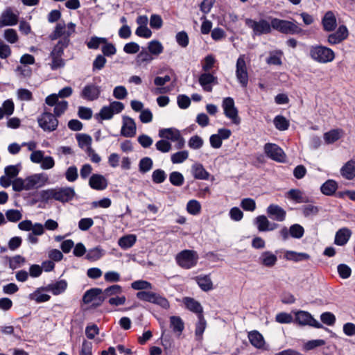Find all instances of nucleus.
I'll return each instance as SVG.
<instances>
[{
    "mask_svg": "<svg viewBox=\"0 0 355 355\" xmlns=\"http://www.w3.org/2000/svg\"><path fill=\"white\" fill-rule=\"evenodd\" d=\"M320 320L324 324L329 326H332L336 322V317L331 312H324L322 313L320 315Z\"/></svg>",
    "mask_w": 355,
    "mask_h": 355,
    "instance_id": "nucleus-60",
    "label": "nucleus"
},
{
    "mask_svg": "<svg viewBox=\"0 0 355 355\" xmlns=\"http://www.w3.org/2000/svg\"><path fill=\"white\" fill-rule=\"evenodd\" d=\"M131 287L134 290L144 291L143 290H151L152 284L146 280H137L131 284Z\"/></svg>",
    "mask_w": 355,
    "mask_h": 355,
    "instance_id": "nucleus-42",
    "label": "nucleus"
},
{
    "mask_svg": "<svg viewBox=\"0 0 355 355\" xmlns=\"http://www.w3.org/2000/svg\"><path fill=\"white\" fill-rule=\"evenodd\" d=\"M101 87L94 84H88L83 89L80 96L87 101H94L98 98L101 94Z\"/></svg>",
    "mask_w": 355,
    "mask_h": 355,
    "instance_id": "nucleus-14",
    "label": "nucleus"
},
{
    "mask_svg": "<svg viewBox=\"0 0 355 355\" xmlns=\"http://www.w3.org/2000/svg\"><path fill=\"white\" fill-rule=\"evenodd\" d=\"M199 287L203 291H209L213 289V283L209 275H199L195 277Z\"/></svg>",
    "mask_w": 355,
    "mask_h": 355,
    "instance_id": "nucleus-27",
    "label": "nucleus"
},
{
    "mask_svg": "<svg viewBox=\"0 0 355 355\" xmlns=\"http://www.w3.org/2000/svg\"><path fill=\"white\" fill-rule=\"evenodd\" d=\"M241 207L248 211H253L256 209V202L250 198H243L241 202Z\"/></svg>",
    "mask_w": 355,
    "mask_h": 355,
    "instance_id": "nucleus-52",
    "label": "nucleus"
},
{
    "mask_svg": "<svg viewBox=\"0 0 355 355\" xmlns=\"http://www.w3.org/2000/svg\"><path fill=\"white\" fill-rule=\"evenodd\" d=\"M322 24L325 31L331 32L336 29L337 26L336 19L332 11H328L325 13L322 19Z\"/></svg>",
    "mask_w": 355,
    "mask_h": 355,
    "instance_id": "nucleus-21",
    "label": "nucleus"
},
{
    "mask_svg": "<svg viewBox=\"0 0 355 355\" xmlns=\"http://www.w3.org/2000/svg\"><path fill=\"white\" fill-rule=\"evenodd\" d=\"M200 85L205 92H211L212 91V84H217V78L210 73H202L198 79Z\"/></svg>",
    "mask_w": 355,
    "mask_h": 355,
    "instance_id": "nucleus-17",
    "label": "nucleus"
},
{
    "mask_svg": "<svg viewBox=\"0 0 355 355\" xmlns=\"http://www.w3.org/2000/svg\"><path fill=\"white\" fill-rule=\"evenodd\" d=\"M288 197L298 203L307 202L308 199L298 189H291L288 193Z\"/></svg>",
    "mask_w": 355,
    "mask_h": 355,
    "instance_id": "nucleus-41",
    "label": "nucleus"
},
{
    "mask_svg": "<svg viewBox=\"0 0 355 355\" xmlns=\"http://www.w3.org/2000/svg\"><path fill=\"white\" fill-rule=\"evenodd\" d=\"M18 17L10 9L5 10L0 18V23L2 26H13L17 24Z\"/></svg>",
    "mask_w": 355,
    "mask_h": 355,
    "instance_id": "nucleus-23",
    "label": "nucleus"
},
{
    "mask_svg": "<svg viewBox=\"0 0 355 355\" xmlns=\"http://www.w3.org/2000/svg\"><path fill=\"white\" fill-rule=\"evenodd\" d=\"M254 224L257 225L259 231L266 232L268 230V226L270 225V222L268 220L266 216L261 215L255 218Z\"/></svg>",
    "mask_w": 355,
    "mask_h": 355,
    "instance_id": "nucleus-36",
    "label": "nucleus"
},
{
    "mask_svg": "<svg viewBox=\"0 0 355 355\" xmlns=\"http://www.w3.org/2000/svg\"><path fill=\"white\" fill-rule=\"evenodd\" d=\"M264 153L268 157L276 162H284L285 161V153L283 150L275 144H266L264 145Z\"/></svg>",
    "mask_w": 355,
    "mask_h": 355,
    "instance_id": "nucleus-9",
    "label": "nucleus"
},
{
    "mask_svg": "<svg viewBox=\"0 0 355 355\" xmlns=\"http://www.w3.org/2000/svg\"><path fill=\"white\" fill-rule=\"evenodd\" d=\"M268 216L277 221L282 222L286 218V211L277 205L271 204L267 208Z\"/></svg>",
    "mask_w": 355,
    "mask_h": 355,
    "instance_id": "nucleus-16",
    "label": "nucleus"
},
{
    "mask_svg": "<svg viewBox=\"0 0 355 355\" xmlns=\"http://www.w3.org/2000/svg\"><path fill=\"white\" fill-rule=\"evenodd\" d=\"M89 184L94 189L103 190L107 187V181L102 175L93 174L89 178Z\"/></svg>",
    "mask_w": 355,
    "mask_h": 355,
    "instance_id": "nucleus-20",
    "label": "nucleus"
},
{
    "mask_svg": "<svg viewBox=\"0 0 355 355\" xmlns=\"http://www.w3.org/2000/svg\"><path fill=\"white\" fill-rule=\"evenodd\" d=\"M191 173L195 179L208 180L209 173L205 170L202 164L196 163L191 166Z\"/></svg>",
    "mask_w": 355,
    "mask_h": 355,
    "instance_id": "nucleus-24",
    "label": "nucleus"
},
{
    "mask_svg": "<svg viewBox=\"0 0 355 355\" xmlns=\"http://www.w3.org/2000/svg\"><path fill=\"white\" fill-rule=\"evenodd\" d=\"M7 219L10 222H17L22 218L21 213L17 209H9L6 212Z\"/></svg>",
    "mask_w": 355,
    "mask_h": 355,
    "instance_id": "nucleus-55",
    "label": "nucleus"
},
{
    "mask_svg": "<svg viewBox=\"0 0 355 355\" xmlns=\"http://www.w3.org/2000/svg\"><path fill=\"white\" fill-rule=\"evenodd\" d=\"M75 196V191L71 187H61L55 189V200L61 202H67L71 200Z\"/></svg>",
    "mask_w": 355,
    "mask_h": 355,
    "instance_id": "nucleus-15",
    "label": "nucleus"
},
{
    "mask_svg": "<svg viewBox=\"0 0 355 355\" xmlns=\"http://www.w3.org/2000/svg\"><path fill=\"white\" fill-rule=\"evenodd\" d=\"M341 137V131L339 130H332L324 135V139L328 144H333L338 140Z\"/></svg>",
    "mask_w": 355,
    "mask_h": 355,
    "instance_id": "nucleus-37",
    "label": "nucleus"
},
{
    "mask_svg": "<svg viewBox=\"0 0 355 355\" xmlns=\"http://www.w3.org/2000/svg\"><path fill=\"white\" fill-rule=\"evenodd\" d=\"M271 26L272 29L286 35L300 34L303 30L295 22L278 18H271Z\"/></svg>",
    "mask_w": 355,
    "mask_h": 355,
    "instance_id": "nucleus-3",
    "label": "nucleus"
},
{
    "mask_svg": "<svg viewBox=\"0 0 355 355\" xmlns=\"http://www.w3.org/2000/svg\"><path fill=\"white\" fill-rule=\"evenodd\" d=\"M68 107V103L66 101H62L58 103L54 107L53 115L55 117L60 116L67 110Z\"/></svg>",
    "mask_w": 355,
    "mask_h": 355,
    "instance_id": "nucleus-59",
    "label": "nucleus"
},
{
    "mask_svg": "<svg viewBox=\"0 0 355 355\" xmlns=\"http://www.w3.org/2000/svg\"><path fill=\"white\" fill-rule=\"evenodd\" d=\"M340 174L346 180H353L355 178V160L347 162L340 168Z\"/></svg>",
    "mask_w": 355,
    "mask_h": 355,
    "instance_id": "nucleus-22",
    "label": "nucleus"
},
{
    "mask_svg": "<svg viewBox=\"0 0 355 355\" xmlns=\"http://www.w3.org/2000/svg\"><path fill=\"white\" fill-rule=\"evenodd\" d=\"M123 293V288L120 285L114 284L106 288L103 291L101 296L98 297L99 304H102L105 299L121 295Z\"/></svg>",
    "mask_w": 355,
    "mask_h": 355,
    "instance_id": "nucleus-18",
    "label": "nucleus"
},
{
    "mask_svg": "<svg viewBox=\"0 0 355 355\" xmlns=\"http://www.w3.org/2000/svg\"><path fill=\"white\" fill-rule=\"evenodd\" d=\"M78 176V169L75 166L69 167L65 172V178L69 182L76 181Z\"/></svg>",
    "mask_w": 355,
    "mask_h": 355,
    "instance_id": "nucleus-61",
    "label": "nucleus"
},
{
    "mask_svg": "<svg viewBox=\"0 0 355 355\" xmlns=\"http://www.w3.org/2000/svg\"><path fill=\"white\" fill-rule=\"evenodd\" d=\"M103 55L110 57L116 54V49L112 43H110L107 41L106 43H103V46L101 48Z\"/></svg>",
    "mask_w": 355,
    "mask_h": 355,
    "instance_id": "nucleus-50",
    "label": "nucleus"
},
{
    "mask_svg": "<svg viewBox=\"0 0 355 355\" xmlns=\"http://www.w3.org/2000/svg\"><path fill=\"white\" fill-rule=\"evenodd\" d=\"M169 181L173 185L180 187L184 184V178L181 173L173 171L169 175Z\"/></svg>",
    "mask_w": 355,
    "mask_h": 355,
    "instance_id": "nucleus-43",
    "label": "nucleus"
},
{
    "mask_svg": "<svg viewBox=\"0 0 355 355\" xmlns=\"http://www.w3.org/2000/svg\"><path fill=\"white\" fill-rule=\"evenodd\" d=\"M198 322L196 325L195 334L197 337L200 338L206 328V320H205L203 315H198Z\"/></svg>",
    "mask_w": 355,
    "mask_h": 355,
    "instance_id": "nucleus-48",
    "label": "nucleus"
},
{
    "mask_svg": "<svg viewBox=\"0 0 355 355\" xmlns=\"http://www.w3.org/2000/svg\"><path fill=\"white\" fill-rule=\"evenodd\" d=\"M153 57L150 52H148L146 50L143 49L140 51L136 58V61L138 64H141L144 62H150L153 60Z\"/></svg>",
    "mask_w": 355,
    "mask_h": 355,
    "instance_id": "nucleus-53",
    "label": "nucleus"
},
{
    "mask_svg": "<svg viewBox=\"0 0 355 355\" xmlns=\"http://www.w3.org/2000/svg\"><path fill=\"white\" fill-rule=\"evenodd\" d=\"M101 257L102 250L98 247L89 250L86 254V259L92 261L98 260Z\"/></svg>",
    "mask_w": 355,
    "mask_h": 355,
    "instance_id": "nucleus-57",
    "label": "nucleus"
},
{
    "mask_svg": "<svg viewBox=\"0 0 355 355\" xmlns=\"http://www.w3.org/2000/svg\"><path fill=\"white\" fill-rule=\"evenodd\" d=\"M272 17L269 19L271 20ZM245 25L251 28L254 35H267L271 33L272 27L271 21L269 22L265 19H260L259 21L252 19L250 18L245 19Z\"/></svg>",
    "mask_w": 355,
    "mask_h": 355,
    "instance_id": "nucleus-4",
    "label": "nucleus"
},
{
    "mask_svg": "<svg viewBox=\"0 0 355 355\" xmlns=\"http://www.w3.org/2000/svg\"><path fill=\"white\" fill-rule=\"evenodd\" d=\"M289 233L291 236L293 238L300 239L304 235V230L302 225L299 224H294L290 227Z\"/></svg>",
    "mask_w": 355,
    "mask_h": 355,
    "instance_id": "nucleus-46",
    "label": "nucleus"
},
{
    "mask_svg": "<svg viewBox=\"0 0 355 355\" xmlns=\"http://www.w3.org/2000/svg\"><path fill=\"white\" fill-rule=\"evenodd\" d=\"M39 126L45 132H53L58 125V120L53 114L44 112L37 118Z\"/></svg>",
    "mask_w": 355,
    "mask_h": 355,
    "instance_id": "nucleus-7",
    "label": "nucleus"
},
{
    "mask_svg": "<svg viewBox=\"0 0 355 355\" xmlns=\"http://www.w3.org/2000/svg\"><path fill=\"white\" fill-rule=\"evenodd\" d=\"M107 38L93 36L89 41L87 42V46L89 49H97L101 44L106 43Z\"/></svg>",
    "mask_w": 355,
    "mask_h": 355,
    "instance_id": "nucleus-45",
    "label": "nucleus"
},
{
    "mask_svg": "<svg viewBox=\"0 0 355 355\" xmlns=\"http://www.w3.org/2000/svg\"><path fill=\"white\" fill-rule=\"evenodd\" d=\"M273 122L275 128L279 130H286L288 128L289 121L283 116H277Z\"/></svg>",
    "mask_w": 355,
    "mask_h": 355,
    "instance_id": "nucleus-40",
    "label": "nucleus"
},
{
    "mask_svg": "<svg viewBox=\"0 0 355 355\" xmlns=\"http://www.w3.org/2000/svg\"><path fill=\"white\" fill-rule=\"evenodd\" d=\"M236 68V76L239 83L242 87H247L248 84V73L243 55H240L237 59Z\"/></svg>",
    "mask_w": 355,
    "mask_h": 355,
    "instance_id": "nucleus-8",
    "label": "nucleus"
},
{
    "mask_svg": "<svg viewBox=\"0 0 355 355\" xmlns=\"http://www.w3.org/2000/svg\"><path fill=\"white\" fill-rule=\"evenodd\" d=\"M107 62L106 58L103 55H98L93 62L92 69L93 71L101 70Z\"/></svg>",
    "mask_w": 355,
    "mask_h": 355,
    "instance_id": "nucleus-56",
    "label": "nucleus"
},
{
    "mask_svg": "<svg viewBox=\"0 0 355 355\" xmlns=\"http://www.w3.org/2000/svg\"><path fill=\"white\" fill-rule=\"evenodd\" d=\"M309 56L316 62L326 64L332 62L335 53L332 49L322 45H313L309 48Z\"/></svg>",
    "mask_w": 355,
    "mask_h": 355,
    "instance_id": "nucleus-2",
    "label": "nucleus"
},
{
    "mask_svg": "<svg viewBox=\"0 0 355 355\" xmlns=\"http://www.w3.org/2000/svg\"><path fill=\"white\" fill-rule=\"evenodd\" d=\"M163 21L159 15L153 14L150 18V26L152 28L159 29L162 26Z\"/></svg>",
    "mask_w": 355,
    "mask_h": 355,
    "instance_id": "nucleus-64",
    "label": "nucleus"
},
{
    "mask_svg": "<svg viewBox=\"0 0 355 355\" xmlns=\"http://www.w3.org/2000/svg\"><path fill=\"white\" fill-rule=\"evenodd\" d=\"M103 293V290L99 288H93L87 291L83 297V301L85 304H89L95 300H98V297Z\"/></svg>",
    "mask_w": 355,
    "mask_h": 355,
    "instance_id": "nucleus-32",
    "label": "nucleus"
},
{
    "mask_svg": "<svg viewBox=\"0 0 355 355\" xmlns=\"http://www.w3.org/2000/svg\"><path fill=\"white\" fill-rule=\"evenodd\" d=\"M258 262L263 266L272 268L277 262V257L270 251H265L260 254Z\"/></svg>",
    "mask_w": 355,
    "mask_h": 355,
    "instance_id": "nucleus-19",
    "label": "nucleus"
},
{
    "mask_svg": "<svg viewBox=\"0 0 355 355\" xmlns=\"http://www.w3.org/2000/svg\"><path fill=\"white\" fill-rule=\"evenodd\" d=\"M153 162L151 158L146 157L142 158L139 163V169L141 173L148 172L153 168Z\"/></svg>",
    "mask_w": 355,
    "mask_h": 355,
    "instance_id": "nucleus-39",
    "label": "nucleus"
},
{
    "mask_svg": "<svg viewBox=\"0 0 355 355\" xmlns=\"http://www.w3.org/2000/svg\"><path fill=\"white\" fill-rule=\"evenodd\" d=\"M76 139L78 142V145L81 148L85 146L91 147L92 137L86 134H78L76 135Z\"/></svg>",
    "mask_w": 355,
    "mask_h": 355,
    "instance_id": "nucleus-49",
    "label": "nucleus"
},
{
    "mask_svg": "<svg viewBox=\"0 0 355 355\" xmlns=\"http://www.w3.org/2000/svg\"><path fill=\"white\" fill-rule=\"evenodd\" d=\"M352 234V232L348 228H342L339 230L335 236L334 243L338 245H344L347 243Z\"/></svg>",
    "mask_w": 355,
    "mask_h": 355,
    "instance_id": "nucleus-25",
    "label": "nucleus"
},
{
    "mask_svg": "<svg viewBox=\"0 0 355 355\" xmlns=\"http://www.w3.org/2000/svg\"><path fill=\"white\" fill-rule=\"evenodd\" d=\"M137 297L142 301L148 302L168 309L170 307L168 300L159 294L151 291H139L136 294Z\"/></svg>",
    "mask_w": 355,
    "mask_h": 355,
    "instance_id": "nucleus-5",
    "label": "nucleus"
},
{
    "mask_svg": "<svg viewBox=\"0 0 355 355\" xmlns=\"http://www.w3.org/2000/svg\"><path fill=\"white\" fill-rule=\"evenodd\" d=\"M170 327L179 336L184 329V324L180 317L171 316L170 317Z\"/></svg>",
    "mask_w": 355,
    "mask_h": 355,
    "instance_id": "nucleus-31",
    "label": "nucleus"
},
{
    "mask_svg": "<svg viewBox=\"0 0 355 355\" xmlns=\"http://www.w3.org/2000/svg\"><path fill=\"white\" fill-rule=\"evenodd\" d=\"M67 287V283L65 280H60L54 284H51L46 286L44 290L46 291H51L55 295L63 293Z\"/></svg>",
    "mask_w": 355,
    "mask_h": 355,
    "instance_id": "nucleus-26",
    "label": "nucleus"
},
{
    "mask_svg": "<svg viewBox=\"0 0 355 355\" xmlns=\"http://www.w3.org/2000/svg\"><path fill=\"white\" fill-rule=\"evenodd\" d=\"M201 205L200 202L196 200H191L187 205V211L192 215H197L200 212Z\"/></svg>",
    "mask_w": 355,
    "mask_h": 355,
    "instance_id": "nucleus-47",
    "label": "nucleus"
},
{
    "mask_svg": "<svg viewBox=\"0 0 355 355\" xmlns=\"http://www.w3.org/2000/svg\"><path fill=\"white\" fill-rule=\"evenodd\" d=\"M148 51L151 55H158L163 52L164 47L160 42L153 40L148 43Z\"/></svg>",
    "mask_w": 355,
    "mask_h": 355,
    "instance_id": "nucleus-38",
    "label": "nucleus"
},
{
    "mask_svg": "<svg viewBox=\"0 0 355 355\" xmlns=\"http://www.w3.org/2000/svg\"><path fill=\"white\" fill-rule=\"evenodd\" d=\"M285 258L287 260H292L295 262L310 259L309 254L304 252H296L294 251H287L285 254Z\"/></svg>",
    "mask_w": 355,
    "mask_h": 355,
    "instance_id": "nucleus-35",
    "label": "nucleus"
},
{
    "mask_svg": "<svg viewBox=\"0 0 355 355\" xmlns=\"http://www.w3.org/2000/svg\"><path fill=\"white\" fill-rule=\"evenodd\" d=\"M248 338L252 345L256 348H261L265 344L263 336L257 331H252L248 334Z\"/></svg>",
    "mask_w": 355,
    "mask_h": 355,
    "instance_id": "nucleus-29",
    "label": "nucleus"
},
{
    "mask_svg": "<svg viewBox=\"0 0 355 355\" xmlns=\"http://www.w3.org/2000/svg\"><path fill=\"white\" fill-rule=\"evenodd\" d=\"M311 317V315L309 313L300 311L296 313L295 320L298 324L301 325H309Z\"/></svg>",
    "mask_w": 355,
    "mask_h": 355,
    "instance_id": "nucleus-44",
    "label": "nucleus"
},
{
    "mask_svg": "<svg viewBox=\"0 0 355 355\" xmlns=\"http://www.w3.org/2000/svg\"><path fill=\"white\" fill-rule=\"evenodd\" d=\"M137 132V125L135 120L128 116H123V125L121 129V135L125 137H133Z\"/></svg>",
    "mask_w": 355,
    "mask_h": 355,
    "instance_id": "nucleus-11",
    "label": "nucleus"
},
{
    "mask_svg": "<svg viewBox=\"0 0 355 355\" xmlns=\"http://www.w3.org/2000/svg\"><path fill=\"white\" fill-rule=\"evenodd\" d=\"M26 191L39 188L45 184L48 178L43 173L34 174L27 177L26 179Z\"/></svg>",
    "mask_w": 355,
    "mask_h": 355,
    "instance_id": "nucleus-12",
    "label": "nucleus"
},
{
    "mask_svg": "<svg viewBox=\"0 0 355 355\" xmlns=\"http://www.w3.org/2000/svg\"><path fill=\"white\" fill-rule=\"evenodd\" d=\"M319 211L318 207L312 205H305L302 208V213L305 217L317 215Z\"/></svg>",
    "mask_w": 355,
    "mask_h": 355,
    "instance_id": "nucleus-62",
    "label": "nucleus"
},
{
    "mask_svg": "<svg viewBox=\"0 0 355 355\" xmlns=\"http://www.w3.org/2000/svg\"><path fill=\"white\" fill-rule=\"evenodd\" d=\"M223 107L225 115L230 119L235 124L240 123V119L238 116V110L234 105V99L231 97L225 98L223 101Z\"/></svg>",
    "mask_w": 355,
    "mask_h": 355,
    "instance_id": "nucleus-10",
    "label": "nucleus"
},
{
    "mask_svg": "<svg viewBox=\"0 0 355 355\" xmlns=\"http://www.w3.org/2000/svg\"><path fill=\"white\" fill-rule=\"evenodd\" d=\"M338 189V184L333 180H328L320 187L321 192L326 196H332Z\"/></svg>",
    "mask_w": 355,
    "mask_h": 355,
    "instance_id": "nucleus-33",
    "label": "nucleus"
},
{
    "mask_svg": "<svg viewBox=\"0 0 355 355\" xmlns=\"http://www.w3.org/2000/svg\"><path fill=\"white\" fill-rule=\"evenodd\" d=\"M159 136L162 138L171 140L172 141H178L180 138V131L173 128H164L159 131Z\"/></svg>",
    "mask_w": 355,
    "mask_h": 355,
    "instance_id": "nucleus-28",
    "label": "nucleus"
},
{
    "mask_svg": "<svg viewBox=\"0 0 355 355\" xmlns=\"http://www.w3.org/2000/svg\"><path fill=\"white\" fill-rule=\"evenodd\" d=\"M176 42L178 44L183 47L185 48L189 44V37L187 33L185 31H180L176 34L175 36Z\"/></svg>",
    "mask_w": 355,
    "mask_h": 355,
    "instance_id": "nucleus-58",
    "label": "nucleus"
},
{
    "mask_svg": "<svg viewBox=\"0 0 355 355\" xmlns=\"http://www.w3.org/2000/svg\"><path fill=\"white\" fill-rule=\"evenodd\" d=\"M338 272L341 278L347 279L350 277L352 270L347 265L341 263L338 266Z\"/></svg>",
    "mask_w": 355,
    "mask_h": 355,
    "instance_id": "nucleus-63",
    "label": "nucleus"
},
{
    "mask_svg": "<svg viewBox=\"0 0 355 355\" xmlns=\"http://www.w3.org/2000/svg\"><path fill=\"white\" fill-rule=\"evenodd\" d=\"M183 302L186 307L192 312L197 313L198 315L202 314V307L201 304L191 297H184Z\"/></svg>",
    "mask_w": 355,
    "mask_h": 355,
    "instance_id": "nucleus-30",
    "label": "nucleus"
},
{
    "mask_svg": "<svg viewBox=\"0 0 355 355\" xmlns=\"http://www.w3.org/2000/svg\"><path fill=\"white\" fill-rule=\"evenodd\" d=\"M189 153L186 150L179 151L171 155V162L173 164L182 163L188 158Z\"/></svg>",
    "mask_w": 355,
    "mask_h": 355,
    "instance_id": "nucleus-54",
    "label": "nucleus"
},
{
    "mask_svg": "<svg viewBox=\"0 0 355 355\" xmlns=\"http://www.w3.org/2000/svg\"><path fill=\"white\" fill-rule=\"evenodd\" d=\"M198 253L194 250H184L176 256L178 264L184 269H189L197 264Z\"/></svg>",
    "mask_w": 355,
    "mask_h": 355,
    "instance_id": "nucleus-6",
    "label": "nucleus"
},
{
    "mask_svg": "<svg viewBox=\"0 0 355 355\" xmlns=\"http://www.w3.org/2000/svg\"><path fill=\"white\" fill-rule=\"evenodd\" d=\"M70 44V39L62 38L53 46L49 54L51 62L49 64L52 70H57L63 68L65 66V61L62 58L64 54V50L68 47Z\"/></svg>",
    "mask_w": 355,
    "mask_h": 355,
    "instance_id": "nucleus-1",
    "label": "nucleus"
},
{
    "mask_svg": "<svg viewBox=\"0 0 355 355\" xmlns=\"http://www.w3.org/2000/svg\"><path fill=\"white\" fill-rule=\"evenodd\" d=\"M137 237L134 234H128L119 239L118 244L123 249L131 248L136 242Z\"/></svg>",
    "mask_w": 355,
    "mask_h": 355,
    "instance_id": "nucleus-34",
    "label": "nucleus"
},
{
    "mask_svg": "<svg viewBox=\"0 0 355 355\" xmlns=\"http://www.w3.org/2000/svg\"><path fill=\"white\" fill-rule=\"evenodd\" d=\"M166 174L162 169H156L153 172L152 180L155 184H160L165 181Z\"/></svg>",
    "mask_w": 355,
    "mask_h": 355,
    "instance_id": "nucleus-51",
    "label": "nucleus"
},
{
    "mask_svg": "<svg viewBox=\"0 0 355 355\" xmlns=\"http://www.w3.org/2000/svg\"><path fill=\"white\" fill-rule=\"evenodd\" d=\"M348 35L349 33L347 27L345 25H341L335 33L329 35L327 42L331 45L340 44L347 39Z\"/></svg>",
    "mask_w": 355,
    "mask_h": 355,
    "instance_id": "nucleus-13",
    "label": "nucleus"
}]
</instances>
